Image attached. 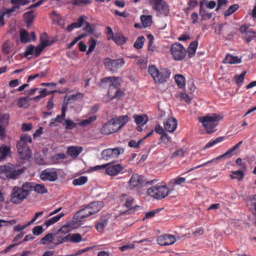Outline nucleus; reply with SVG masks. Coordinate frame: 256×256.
<instances>
[{
  "label": "nucleus",
  "mask_w": 256,
  "mask_h": 256,
  "mask_svg": "<svg viewBox=\"0 0 256 256\" xmlns=\"http://www.w3.org/2000/svg\"><path fill=\"white\" fill-rule=\"evenodd\" d=\"M24 193L28 196L30 192L34 190V182H26L23 183L20 187Z\"/></svg>",
  "instance_id": "31"
},
{
  "label": "nucleus",
  "mask_w": 256,
  "mask_h": 256,
  "mask_svg": "<svg viewBox=\"0 0 256 256\" xmlns=\"http://www.w3.org/2000/svg\"><path fill=\"white\" fill-rule=\"evenodd\" d=\"M111 151L113 158H116L124 152V149L122 148L117 147L114 148H111Z\"/></svg>",
  "instance_id": "53"
},
{
  "label": "nucleus",
  "mask_w": 256,
  "mask_h": 256,
  "mask_svg": "<svg viewBox=\"0 0 256 256\" xmlns=\"http://www.w3.org/2000/svg\"><path fill=\"white\" fill-rule=\"evenodd\" d=\"M34 46L32 44L28 46L26 49L24 53V56H27L29 55L34 54Z\"/></svg>",
  "instance_id": "64"
},
{
  "label": "nucleus",
  "mask_w": 256,
  "mask_h": 256,
  "mask_svg": "<svg viewBox=\"0 0 256 256\" xmlns=\"http://www.w3.org/2000/svg\"><path fill=\"white\" fill-rule=\"evenodd\" d=\"M249 208L252 215L254 216L255 224L256 225V194L252 196L249 200Z\"/></svg>",
  "instance_id": "25"
},
{
  "label": "nucleus",
  "mask_w": 256,
  "mask_h": 256,
  "mask_svg": "<svg viewBox=\"0 0 256 256\" xmlns=\"http://www.w3.org/2000/svg\"><path fill=\"white\" fill-rule=\"evenodd\" d=\"M28 0H10V2L14 4V6H18V8H20V6H24L28 4Z\"/></svg>",
  "instance_id": "56"
},
{
  "label": "nucleus",
  "mask_w": 256,
  "mask_h": 256,
  "mask_svg": "<svg viewBox=\"0 0 256 256\" xmlns=\"http://www.w3.org/2000/svg\"><path fill=\"white\" fill-rule=\"evenodd\" d=\"M82 148L80 146H71L68 148L67 154L68 155L76 158L82 152Z\"/></svg>",
  "instance_id": "21"
},
{
  "label": "nucleus",
  "mask_w": 256,
  "mask_h": 256,
  "mask_svg": "<svg viewBox=\"0 0 256 256\" xmlns=\"http://www.w3.org/2000/svg\"><path fill=\"white\" fill-rule=\"evenodd\" d=\"M242 62L241 59L236 56H233L230 54H227L223 62L224 64H240Z\"/></svg>",
  "instance_id": "26"
},
{
  "label": "nucleus",
  "mask_w": 256,
  "mask_h": 256,
  "mask_svg": "<svg viewBox=\"0 0 256 256\" xmlns=\"http://www.w3.org/2000/svg\"><path fill=\"white\" fill-rule=\"evenodd\" d=\"M199 14L202 21L210 20L212 17V13L206 12L205 9L202 10H199Z\"/></svg>",
  "instance_id": "52"
},
{
  "label": "nucleus",
  "mask_w": 256,
  "mask_h": 256,
  "mask_svg": "<svg viewBox=\"0 0 256 256\" xmlns=\"http://www.w3.org/2000/svg\"><path fill=\"white\" fill-rule=\"evenodd\" d=\"M40 178L45 182H54L58 178V174L54 168H46L40 172Z\"/></svg>",
  "instance_id": "11"
},
{
  "label": "nucleus",
  "mask_w": 256,
  "mask_h": 256,
  "mask_svg": "<svg viewBox=\"0 0 256 256\" xmlns=\"http://www.w3.org/2000/svg\"><path fill=\"white\" fill-rule=\"evenodd\" d=\"M86 26L84 28V30L86 32L88 33H90L94 35L96 37H98L100 35V34H94V26L92 24H90L88 22H85Z\"/></svg>",
  "instance_id": "42"
},
{
  "label": "nucleus",
  "mask_w": 256,
  "mask_h": 256,
  "mask_svg": "<svg viewBox=\"0 0 256 256\" xmlns=\"http://www.w3.org/2000/svg\"><path fill=\"white\" fill-rule=\"evenodd\" d=\"M171 74V72L167 68L161 69L158 72V74L154 78L156 83L162 84L165 82Z\"/></svg>",
  "instance_id": "16"
},
{
  "label": "nucleus",
  "mask_w": 256,
  "mask_h": 256,
  "mask_svg": "<svg viewBox=\"0 0 256 256\" xmlns=\"http://www.w3.org/2000/svg\"><path fill=\"white\" fill-rule=\"evenodd\" d=\"M124 169V168L120 164L107 166L106 172L107 174L111 176L118 175Z\"/></svg>",
  "instance_id": "19"
},
{
  "label": "nucleus",
  "mask_w": 256,
  "mask_h": 256,
  "mask_svg": "<svg viewBox=\"0 0 256 256\" xmlns=\"http://www.w3.org/2000/svg\"><path fill=\"white\" fill-rule=\"evenodd\" d=\"M116 132L110 120L105 123L100 128V133L104 135H109Z\"/></svg>",
  "instance_id": "20"
},
{
  "label": "nucleus",
  "mask_w": 256,
  "mask_h": 256,
  "mask_svg": "<svg viewBox=\"0 0 256 256\" xmlns=\"http://www.w3.org/2000/svg\"><path fill=\"white\" fill-rule=\"evenodd\" d=\"M184 154V151L182 148H178L176 151L172 154L170 158H174L177 157L183 156Z\"/></svg>",
  "instance_id": "60"
},
{
  "label": "nucleus",
  "mask_w": 256,
  "mask_h": 256,
  "mask_svg": "<svg viewBox=\"0 0 256 256\" xmlns=\"http://www.w3.org/2000/svg\"><path fill=\"white\" fill-rule=\"evenodd\" d=\"M70 236V234H68L65 236H58L57 238V241L55 243V245L57 246V245L62 244L66 242H67L68 240H69Z\"/></svg>",
  "instance_id": "58"
},
{
  "label": "nucleus",
  "mask_w": 256,
  "mask_h": 256,
  "mask_svg": "<svg viewBox=\"0 0 256 256\" xmlns=\"http://www.w3.org/2000/svg\"><path fill=\"white\" fill-rule=\"evenodd\" d=\"M102 158L104 160H108L110 158H113L111 148H108L103 150L101 153Z\"/></svg>",
  "instance_id": "51"
},
{
  "label": "nucleus",
  "mask_w": 256,
  "mask_h": 256,
  "mask_svg": "<svg viewBox=\"0 0 256 256\" xmlns=\"http://www.w3.org/2000/svg\"><path fill=\"white\" fill-rule=\"evenodd\" d=\"M11 46L9 42H5L2 46V52L6 54H8L10 52Z\"/></svg>",
  "instance_id": "63"
},
{
  "label": "nucleus",
  "mask_w": 256,
  "mask_h": 256,
  "mask_svg": "<svg viewBox=\"0 0 256 256\" xmlns=\"http://www.w3.org/2000/svg\"><path fill=\"white\" fill-rule=\"evenodd\" d=\"M110 216L108 215L102 216L96 222L95 228L98 232H102L104 228L107 226Z\"/></svg>",
  "instance_id": "17"
},
{
  "label": "nucleus",
  "mask_w": 256,
  "mask_h": 256,
  "mask_svg": "<svg viewBox=\"0 0 256 256\" xmlns=\"http://www.w3.org/2000/svg\"><path fill=\"white\" fill-rule=\"evenodd\" d=\"M186 182V178L183 177L178 176L176 178L171 180L168 183V186L170 188L173 187L174 185H180Z\"/></svg>",
  "instance_id": "38"
},
{
  "label": "nucleus",
  "mask_w": 256,
  "mask_h": 256,
  "mask_svg": "<svg viewBox=\"0 0 256 256\" xmlns=\"http://www.w3.org/2000/svg\"><path fill=\"white\" fill-rule=\"evenodd\" d=\"M20 40L22 43H26L30 41V35L25 30H21L20 33Z\"/></svg>",
  "instance_id": "39"
},
{
  "label": "nucleus",
  "mask_w": 256,
  "mask_h": 256,
  "mask_svg": "<svg viewBox=\"0 0 256 256\" xmlns=\"http://www.w3.org/2000/svg\"><path fill=\"white\" fill-rule=\"evenodd\" d=\"M102 206L103 203L101 202H94L87 206L88 208H89L90 211L92 212V214L98 212L102 209Z\"/></svg>",
  "instance_id": "23"
},
{
  "label": "nucleus",
  "mask_w": 256,
  "mask_h": 256,
  "mask_svg": "<svg viewBox=\"0 0 256 256\" xmlns=\"http://www.w3.org/2000/svg\"><path fill=\"white\" fill-rule=\"evenodd\" d=\"M10 152V146L2 144L0 146V162L4 160Z\"/></svg>",
  "instance_id": "27"
},
{
  "label": "nucleus",
  "mask_w": 256,
  "mask_h": 256,
  "mask_svg": "<svg viewBox=\"0 0 256 256\" xmlns=\"http://www.w3.org/2000/svg\"><path fill=\"white\" fill-rule=\"evenodd\" d=\"M54 234L49 233L46 234L44 237L40 240V242L42 244H46L47 242L50 243L52 242L54 240Z\"/></svg>",
  "instance_id": "48"
},
{
  "label": "nucleus",
  "mask_w": 256,
  "mask_h": 256,
  "mask_svg": "<svg viewBox=\"0 0 256 256\" xmlns=\"http://www.w3.org/2000/svg\"><path fill=\"white\" fill-rule=\"evenodd\" d=\"M96 44L97 42L96 40H94V38L92 37L90 38L88 42V49L86 52L87 54H90L94 51L96 48Z\"/></svg>",
  "instance_id": "40"
},
{
  "label": "nucleus",
  "mask_w": 256,
  "mask_h": 256,
  "mask_svg": "<svg viewBox=\"0 0 256 256\" xmlns=\"http://www.w3.org/2000/svg\"><path fill=\"white\" fill-rule=\"evenodd\" d=\"M34 191L38 194H44L48 192V190L42 184L34 182Z\"/></svg>",
  "instance_id": "35"
},
{
  "label": "nucleus",
  "mask_w": 256,
  "mask_h": 256,
  "mask_svg": "<svg viewBox=\"0 0 256 256\" xmlns=\"http://www.w3.org/2000/svg\"><path fill=\"white\" fill-rule=\"evenodd\" d=\"M92 215V212H90L88 206L80 210L76 214L78 218L82 219Z\"/></svg>",
  "instance_id": "29"
},
{
  "label": "nucleus",
  "mask_w": 256,
  "mask_h": 256,
  "mask_svg": "<svg viewBox=\"0 0 256 256\" xmlns=\"http://www.w3.org/2000/svg\"><path fill=\"white\" fill-rule=\"evenodd\" d=\"M140 20L144 28L151 26L152 24V16L150 15H142L140 16Z\"/></svg>",
  "instance_id": "34"
},
{
  "label": "nucleus",
  "mask_w": 256,
  "mask_h": 256,
  "mask_svg": "<svg viewBox=\"0 0 256 256\" xmlns=\"http://www.w3.org/2000/svg\"><path fill=\"white\" fill-rule=\"evenodd\" d=\"M246 29H247V28H246V27H244V30H242V27L240 28L241 31L242 32H248V33H250V34H252V35L246 36L244 38V40L246 41V42L247 43H250L252 40H253L254 38H256V32H254V31L252 30L246 31Z\"/></svg>",
  "instance_id": "41"
},
{
  "label": "nucleus",
  "mask_w": 256,
  "mask_h": 256,
  "mask_svg": "<svg viewBox=\"0 0 256 256\" xmlns=\"http://www.w3.org/2000/svg\"><path fill=\"white\" fill-rule=\"evenodd\" d=\"M22 168L16 169L14 165L8 164L0 166V176L8 179H16L24 172Z\"/></svg>",
  "instance_id": "4"
},
{
  "label": "nucleus",
  "mask_w": 256,
  "mask_h": 256,
  "mask_svg": "<svg viewBox=\"0 0 256 256\" xmlns=\"http://www.w3.org/2000/svg\"><path fill=\"white\" fill-rule=\"evenodd\" d=\"M148 38L149 39V42L148 45V52H154L156 50L155 47L153 46L154 38L152 34H149L148 35Z\"/></svg>",
  "instance_id": "54"
},
{
  "label": "nucleus",
  "mask_w": 256,
  "mask_h": 256,
  "mask_svg": "<svg viewBox=\"0 0 256 256\" xmlns=\"http://www.w3.org/2000/svg\"><path fill=\"white\" fill-rule=\"evenodd\" d=\"M246 74V71H244L240 74H236L234 76V80L237 84H241L243 82Z\"/></svg>",
  "instance_id": "57"
},
{
  "label": "nucleus",
  "mask_w": 256,
  "mask_h": 256,
  "mask_svg": "<svg viewBox=\"0 0 256 256\" xmlns=\"http://www.w3.org/2000/svg\"><path fill=\"white\" fill-rule=\"evenodd\" d=\"M154 180L146 181L144 176L134 174L128 182V186L130 190L138 189L146 184H152Z\"/></svg>",
  "instance_id": "5"
},
{
  "label": "nucleus",
  "mask_w": 256,
  "mask_h": 256,
  "mask_svg": "<svg viewBox=\"0 0 256 256\" xmlns=\"http://www.w3.org/2000/svg\"><path fill=\"white\" fill-rule=\"evenodd\" d=\"M24 18L27 25L30 24L34 18V12L32 10H30L26 12L24 14Z\"/></svg>",
  "instance_id": "43"
},
{
  "label": "nucleus",
  "mask_w": 256,
  "mask_h": 256,
  "mask_svg": "<svg viewBox=\"0 0 256 256\" xmlns=\"http://www.w3.org/2000/svg\"><path fill=\"white\" fill-rule=\"evenodd\" d=\"M28 97H22L16 100V104L20 108H26L28 106Z\"/></svg>",
  "instance_id": "36"
},
{
  "label": "nucleus",
  "mask_w": 256,
  "mask_h": 256,
  "mask_svg": "<svg viewBox=\"0 0 256 256\" xmlns=\"http://www.w3.org/2000/svg\"><path fill=\"white\" fill-rule=\"evenodd\" d=\"M133 118L135 122L138 126H144L148 120V118L146 114H134Z\"/></svg>",
  "instance_id": "24"
},
{
  "label": "nucleus",
  "mask_w": 256,
  "mask_h": 256,
  "mask_svg": "<svg viewBox=\"0 0 256 256\" xmlns=\"http://www.w3.org/2000/svg\"><path fill=\"white\" fill-rule=\"evenodd\" d=\"M174 190V188H169L166 184H158L147 190V194L156 200H162L166 197Z\"/></svg>",
  "instance_id": "3"
},
{
  "label": "nucleus",
  "mask_w": 256,
  "mask_h": 256,
  "mask_svg": "<svg viewBox=\"0 0 256 256\" xmlns=\"http://www.w3.org/2000/svg\"><path fill=\"white\" fill-rule=\"evenodd\" d=\"M158 70L154 66H150L148 69V72L150 74L152 77L153 79L158 74Z\"/></svg>",
  "instance_id": "62"
},
{
  "label": "nucleus",
  "mask_w": 256,
  "mask_h": 256,
  "mask_svg": "<svg viewBox=\"0 0 256 256\" xmlns=\"http://www.w3.org/2000/svg\"><path fill=\"white\" fill-rule=\"evenodd\" d=\"M176 241V238L170 234L160 236L157 238V242L162 246H169L174 244Z\"/></svg>",
  "instance_id": "15"
},
{
  "label": "nucleus",
  "mask_w": 256,
  "mask_h": 256,
  "mask_svg": "<svg viewBox=\"0 0 256 256\" xmlns=\"http://www.w3.org/2000/svg\"><path fill=\"white\" fill-rule=\"evenodd\" d=\"M224 139V137L223 136H220L216 138L214 140H211L209 142H208L206 144V145L204 148H208L212 146H213L215 144L222 142L223 141Z\"/></svg>",
  "instance_id": "47"
},
{
  "label": "nucleus",
  "mask_w": 256,
  "mask_h": 256,
  "mask_svg": "<svg viewBox=\"0 0 256 256\" xmlns=\"http://www.w3.org/2000/svg\"><path fill=\"white\" fill-rule=\"evenodd\" d=\"M198 46V42L196 40H194L190 43L187 50V52L189 58H192L195 55Z\"/></svg>",
  "instance_id": "28"
},
{
  "label": "nucleus",
  "mask_w": 256,
  "mask_h": 256,
  "mask_svg": "<svg viewBox=\"0 0 256 256\" xmlns=\"http://www.w3.org/2000/svg\"><path fill=\"white\" fill-rule=\"evenodd\" d=\"M112 40L118 46H122L126 43L128 39L120 34H116Z\"/></svg>",
  "instance_id": "32"
},
{
  "label": "nucleus",
  "mask_w": 256,
  "mask_h": 256,
  "mask_svg": "<svg viewBox=\"0 0 256 256\" xmlns=\"http://www.w3.org/2000/svg\"><path fill=\"white\" fill-rule=\"evenodd\" d=\"M174 80L178 86L180 88H183L186 84V80L184 77L180 74H178L174 76Z\"/></svg>",
  "instance_id": "37"
},
{
  "label": "nucleus",
  "mask_w": 256,
  "mask_h": 256,
  "mask_svg": "<svg viewBox=\"0 0 256 256\" xmlns=\"http://www.w3.org/2000/svg\"><path fill=\"white\" fill-rule=\"evenodd\" d=\"M170 52L175 60L182 61L186 54V50L184 46L179 42L172 44L170 48Z\"/></svg>",
  "instance_id": "6"
},
{
  "label": "nucleus",
  "mask_w": 256,
  "mask_h": 256,
  "mask_svg": "<svg viewBox=\"0 0 256 256\" xmlns=\"http://www.w3.org/2000/svg\"><path fill=\"white\" fill-rule=\"evenodd\" d=\"M242 142H243L242 141V140L236 144L235 146H232V148H230V149L228 150L225 153H224L222 155L220 156H218L217 158H214V159L212 160H211L208 161L206 162H205V163H204V164H202L198 165V166H196V167H194V168H192L190 169L188 171V172H191V171H192V170H196V169L200 168L202 166H204L207 164L213 162H214L215 160H219V159H220V158H229L231 157L232 156V153L235 150H236L238 148L240 147V146L242 144Z\"/></svg>",
  "instance_id": "9"
},
{
  "label": "nucleus",
  "mask_w": 256,
  "mask_h": 256,
  "mask_svg": "<svg viewBox=\"0 0 256 256\" xmlns=\"http://www.w3.org/2000/svg\"><path fill=\"white\" fill-rule=\"evenodd\" d=\"M96 116H89L88 118L82 120L78 122V124L82 128L86 127L92 124L96 120Z\"/></svg>",
  "instance_id": "30"
},
{
  "label": "nucleus",
  "mask_w": 256,
  "mask_h": 256,
  "mask_svg": "<svg viewBox=\"0 0 256 256\" xmlns=\"http://www.w3.org/2000/svg\"><path fill=\"white\" fill-rule=\"evenodd\" d=\"M71 242L78 243L82 240V237L79 234H70L69 240Z\"/></svg>",
  "instance_id": "55"
},
{
  "label": "nucleus",
  "mask_w": 256,
  "mask_h": 256,
  "mask_svg": "<svg viewBox=\"0 0 256 256\" xmlns=\"http://www.w3.org/2000/svg\"><path fill=\"white\" fill-rule=\"evenodd\" d=\"M102 83L110 82L108 90L118 89L120 88L122 82V78L120 77L111 76L104 77L101 80Z\"/></svg>",
  "instance_id": "14"
},
{
  "label": "nucleus",
  "mask_w": 256,
  "mask_h": 256,
  "mask_svg": "<svg viewBox=\"0 0 256 256\" xmlns=\"http://www.w3.org/2000/svg\"><path fill=\"white\" fill-rule=\"evenodd\" d=\"M124 64V60L123 58L111 60L110 58H106L104 60V64L106 68L112 72H116Z\"/></svg>",
  "instance_id": "8"
},
{
  "label": "nucleus",
  "mask_w": 256,
  "mask_h": 256,
  "mask_svg": "<svg viewBox=\"0 0 256 256\" xmlns=\"http://www.w3.org/2000/svg\"><path fill=\"white\" fill-rule=\"evenodd\" d=\"M114 90H108V95L111 99H120L124 94V91L123 90L118 89L115 91Z\"/></svg>",
  "instance_id": "22"
},
{
  "label": "nucleus",
  "mask_w": 256,
  "mask_h": 256,
  "mask_svg": "<svg viewBox=\"0 0 256 256\" xmlns=\"http://www.w3.org/2000/svg\"><path fill=\"white\" fill-rule=\"evenodd\" d=\"M64 216V214L61 212L57 216L52 217L46 221L44 222V225L46 227H48L58 222Z\"/></svg>",
  "instance_id": "33"
},
{
  "label": "nucleus",
  "mask_w": 256,
  "mask_h": 256,
  "mask_svg": "<svg viewBox=\"0 0 256 256\" xmlns=\"http://www.w3.org/2000/svg\"><path fill=\"white\" fill-rule=\"evenodd\" d=\"M120 200L121 201L125 200V202L123 204V206L126 207L128 209V211L130 212V213L131 212H135L140 208V206H132L134 198L132 196H128L126 194H122L120 196Z\"/></svg>",
  "instance_id": "13"
},
{
  "label": "nucleus",
  "mask_w": 256,
  "mask_h": 256,
  "mask_svg": "<svg viewBox=\"0 0 256 256\" xmlns=\"http://www.w3.org/2000/svg\"><path fill=\"white\" fill-rule=\"evenodd\" d=\"M27 196L19 186H14L10 194V200L14 204H19Z\"/></svg>",
  "instance_id": "10"
},
{
  "label": "nucleus",
  "mask_w": 256,
  "mask_h": 256,
  "mask_svg": "<svg viewBox=\"0 0 256 256\" xmlns=\"http://www.w3.org/2000/svg\"><path fill=\"white\" fill-rule=\"evenodd\" d=\"M150 4L158 16H167L170 12L169 6L164 0H151Z\"/></svg>",
  "instance_id": "7"
},
{
  "label": "nucleus",
  "mask_w": 256,
  "mask_h": 256,
  "mask_svg": "<svg viewBox=\"0 0 256 256\" xmlns=\"http://www.w3.org/2000/svg\"><path fill=\"white\" fill-rule=\"evenodd\" d=\"M144 41L145 38L144 36H139L134 43V48L136 49L142 48L143 47Z\"/></svg>",
  "instance_id": "46"
},
{
  "label": "nucleus",
  "mask_w": 256,
  "mask_h": 256,
  "mask_svg": "<svg viewBox=\"0 0 256 256\" xmlns=\"http://www.w3.org/2000/svg\"><path fill=\"white\" fill-rule=\"evenodd\" d=\"M72 3L74 6H82L90 4L91 1L90 0H72Z\"/></svg>",
  "instance_id": "59"
},
{
  "label": "nucleus",
  "mask_w": 256,
  "mask_h": 256,
  "mask_svg": "<svg viewBox=\"0 0 256 256\" xmlns=\"http://www.w3.org/2000/svg\"><path fill=\"white\" fill-rule=\"evenodd\" d=\"M111 122L116 132L120 130L128 121V116H122L117 118H112Z\"/></svg>",
  "instance_id": "12"
},
{
  "label": "nucleus",
  "mask_w": 256,
  "mask_h": 256,
  "mask_svg": "<svg viewBox=\"0 0 256 256\" xmlns=\"http://www.w3.org/2000/svg\"><path fill=\"white\" fill-rule=\"evenodd\" d=\"M239 6L237 4H234L230 6L228 10H226L224 13V16H228L237 10H238Z\"/></svg>",
  "instance_id": "49"
},
{
  "label": "nucleus",
  "mask_w": 256,
  "mask_h": 256,
  "mask_svg": "<svg viewBox=\"0 0 256 256\" xmlns=\"http://www.w3.org/2000/svg\"><path fill=\"white\" fill-rule=\"evenodd\" d=\"M177 124V120L174 118H168L164 124V129L170 132H172L176 130Z\"/></svg>",
  "instance_id": "18"
},
{
  "label": "nucleus",
  "mask_w": 256,
  "mask_h": 256,
  "mask_svg": "<svg viewBox=\"0 0 256 256\" xmlns=\"http://www.w3.org/2000/svg\"><path fill=\"white\" fill-rule=\"evenodd\" d=\"M232 174L230 175L232 179H236L238 181L242 180L244 177V173L242 170L232 171Z\"/></svg>",
  "instance_id": "44"
},
{
  "label": "nucleus",
  "mask_w": 256,
  "mask_h": 256,
  "mask_svg": "<svg viewBox=\"0 0 256 256\" xmlns=\"http://www.w3.org/2000/svg\"><path fill=\"white\" fill-rule=\"evenodd\" d=\"M222 117L216 114H212L211 116H206L199 118L198 120L206 130L208 134H211L216 131V127Z\"/></svg>",
  "instance_id": "2"
},
{
  "label": "nucleus",
  "mask_w": 256,
  "mask_h": 256,
  "mask_svg": "<svg viewBox=\"0 0 256 256\" xmlns=\"http://www.w3.org/2000/svg\"><path fill=\"white\" fill-rule=\"evenodd\" d=\"M88 181V178L85 176H80L78 178L72 180V184L74 186H81L86 184Z\"/></svg>",
  "instance_id": "45"
},
{
  "label": "nucleus",
  "mask_w": 256,
  "mask_h": 256,
  "mask_svg": "<svg viewBox=\"0 0 256 256\" xmlns=\"http://www.w3.org/2000/svg\"><path fill=\"white\" fill-rule=\"evenodd\" d=\"M18 6H13L10 8H4L2 12L0 15L6 16L8 18H10L11 16V13L14 11L16 9L18 8Z\"/></svg>",
  "instance_id": "50"
},
{
  "label": "nucleus",
  "mask_w": 256,
  "mask_h": 256,
  "mask_svg": "<svg viewBox=\"0 0 256 256\" xmlns=\"http://www.w3.org/2000/svg\"><path fill=\"white\" fill-rule=\"evenodd\" d=\"M32 142V139L30 136L26 134L21 135L20 140L16 144L18 152L21 159L28 160L31 157L32 152L28 145V142Z\"/></svg>",
  "instance_id": "1"
},
{
  "label": "nucleus",
  "mask_w": 256,
  "mask_h": 256,
  "mask_svg": "<svg viewBox=\"0 0 256 256\" xmlns=\"http://www.w3.org/2000/svg\"><path fill=\"white\" fill-rule=\"evenodd\" d=\"M143 139H140L138 140V142H136V140H132L128 142V145L130 148H139L140 145Z\"/></svg>",
  "instance_id": "61"
}]
</instances>
